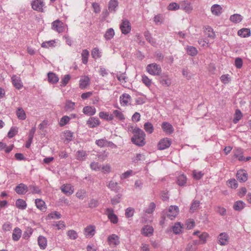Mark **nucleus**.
Here are the masks:
<instances>
[{
    "label": "nucleus",
    "instance_id": "obj_51",
    "mask_svg": "<svg viewBox=\"0 0 251 251\" xmlns=\"http://www.w3.org/2000/svg\"><path fill=\"white\" fill-rule=\"evenodd\" d=\"M67 235L71 240H75L78 237L77 232L74 230H68L67 232Z\"/></svg>",
    "mask_w": 251,
    "mask_h": 251
},
{
    "label": "nucleus",
    "instance_id": "obj_53",
    "mask_svg": "<svg viewBox=\"0 0 251 251\" xmlns=\"http://www.w3.org/2000/svg\"><path fill=\"white\" fill-rule=\"evenodd\" d=\"M55 40H50L43 42L41 44V47L44 48H48L49 47H53L55 46Z\"/></svg>",
    "mask_w": 251,
    "mask_h": 251
},
{
    "label": "nucleus",
    "instance_id": "obj_42",
    "mask_svg": "<svg viewBox=\"0 0 251 251\" xmlns=\"http://www.w3.org/2000/svg\"><path fill=\"white\" fill-rule=\"evenodd\" d=\"M144 128L145 131L149 134L152 133L154 130L153 126L150 122L145 123L144 125Z\"/></svg>",
    "mask_w": 251,
    "mask_h": 251
},
{
    "label": "nucleus",
    "instance_id": "obj_41",
    "mask_svg": "<svg viewBox=\"0 0 251 251\" xmlns=\"http://www.w3.org/2000/svg\"><path fill=\"white\" fill-rule=\"evenodd\" d=\"M48 80L50 83H56L58 81L59 78L55 74L53 73H49Z\"/></svg>",
    "mask_w": 251,
    "mask_h": 251
},
{
    "label": "nucleus",
    "instance_id": "obj_48",
    "mask_svg": "<svg viewBox=\"0 0 251 251\" xmlns=\"http://www.w3.org/2000/svg\"><path fill=\"white\" fill-rule=\"evenodd\" d=\"M187 181V178L184 175H181L177 177V183L179 186H183Z\"/></svg>",
    "mask_w": 251,
    "mask_h": 251
},
{
    "label": "nucleus",
    "instance_id": "obj_44",
    "mask_svg": "<svg viewBox=\"0 0 251 251\" xmlns=\"http://www.w3.org/2000/svg\"><path fill=\"white\" fill-rule=\"evenodd\" d=\"M16 206L21 209H25L26 207V202L22 199H18L16 201Z\"/></svg>",
    "mask_w": 251,
    "mask_h": 251
},
{
    "label": "nucleus",
    "instance_id": "obj_7",
    "mask_svg": "<svg viewBox=\"0 0 251 251\" xmlns=\"http://www.w3.org/2000/svg\"><path fill=\"white\" fill-rule=\"evenodd\" d=\"M32 8L38 12H43L45 3L44 0H34L31 3Z\"/></svg>",
    "mask_w": 251,
    "mask_h": 251
},
{
    "label": "nucleus",
    "instance_id": "obj_18",
    "mask_svg": "<svg viewBox=\"0 0 251 251\" xmlns=\"http://www.w3.org/2000/svg\"><path fill=\"white\" fill-rule=\"evenodd\" d=\"M28 189V187L24 183H20L15 188V191L19 195H24L25 194Z\"/></svg>",
    "mask_w": 251,
    "mask_h": 251
},
{
    "label": "nucleus",
    "instance_id": "obj_50",
    "mask_svg": "<svg viewBox=\"0 0 251 251\" xmlns=\"http://www.w3.org/2000/svg\"><path fill=\"white\" fill-rule=\"evenodd\" d=\"M142 81L148 88L150 87L152 84L151 80L146 75L142 76Z\"/></svg>",
    "mask_w": 251,
    "mask_h": 251
},
{
    "label": "nucleus",
    "instance_id": "obj_30",
    "mask_svg": "<svg viewBox=\"0 0 251 251\" xmlns=\"http://www.w3.org/2000/svg\"><path fill=\"white\" fill-rule=\"evenodd\" d=\"M90 83V79L88 76H84L80 78L79 80V87L81 89H85Z\"/></svg>",
    "mask_w": 251,
    "mask_h": 251
},
{
    "label": "nucleus",
    "instance_id": "obj_1",
    "mask_svg": "<svg viewBox=\"0 0 251 251\" xmlns=\"http://www.w3.org/2000/svg\"><path fill=\"white\" fill-rule=\"evenodd\" d=\"M132 132L134 134L131 138L132 142L138 146H143L145 145V133L141 129L138 127H132Z\"/></svg>",
    "mask_w": 251,
    "mask_h": 251
},
{
    "label": "nucleus",
    "instance_id": "obj_33",
    "mask_svg": "<svg viewBox=\"0 0 251 251\" xmlns=\"http://www.w3.org/2000/svg\"><path fill=\"white\" fill-rule=\"evenodd\" d=\"M238 35L242 37H249L251 35V31L249 28H243L238 31Z\"/></svg>",
    "mask_w": 251,
    "mask_h": 251
},
{
    "label": "nucleus",
    "instance_id": "obj_25",
    "mask_svg": "<svg viewBox=\"0 0 251 251\" xmlns=\"http://www.w3.org/2000/svg\"><path fill=\"white\" fill-rule=\"evenodd\" d=\"M83 112L85 115L93 116L95 114L96 110L94 107L86 106L83 107Z\"/></svg>",
    "mask_w": 251,
    "mask_h": 251
},
{
    "label": "nucleus",
    "instance_id": "obj_28",
    "mask_svg": "<svg viewBox=\"0 0 251 251\" xmlns=\"http://www.w3.org/2000/svg\"><path fill=\"white\" fill-rule=\"evenodd\" d=\"M204 33L206 37L211 39H214L215 37V34L213 29L209 26L205 27Z\"/></svg>",
    "mask_w": 251,
    "mask_h": 251
},
{
    "label": "nucleus",
    "instance_id": "obj_46",
    "mask_svg": "<svg viewBox=\"0 0 251 251\" xmlns=\"http://www.w3.org/2000/svg\"><path fill=\"white\" fill-rule=\"evenodd\" d=\"M245 203L241 201H237L233 205V208L235 210L240 211L244 208Z\"/></svg>",
    "mask_w": 251,
    "mask_h": 251
},
{
    "label": "nucleus",
    "instance_id": "obj_5",
    "mask_svg": "<svg viewBox=\"0 0 251 251\" xmlns=\"http://www.w3.org/2000/svg\"><path fill=\"white\" fill-rule=\"evenodd\" d=\"M122 33L124 34H127L131 31V25L130 22L127 20H124L120 26Z\"/></svg>",
    "mask_w": 251,
    "mask_h": 251
},
{
    "label": "nucleus",
    "instance_id": "obj_52",
    "mask_svg": "<svg viewBox=\"0 0 251 251\" xmlns=\"http://www.w3.org/2000/svg\"><path fill=\"white\" fill-rule=\"evenodd\" d=\"M200 202L198 201H194L190 208V212L191 213L194 212L198 209L200 206Z\"/></svg>",
    "mask_w": 251,
    "mask_h": 251
},
{
    "label": "nucleus",
    "instance_id": "obj_22",
    "mask_svg": "<svg viewBox=\"0 0 251 251\" xmlns=\"http://www.w3.org/2000/svg\"><path fill=\"white\" fill-rule=\"evenodd\" d=\"M107 186L111 191L115 192H118L120 189V186L119 185L118 183L113 180L109 181Z\"/></svg>",
    "mask_w": 251,
    "mask_h": 251
},
{
    "label": "nucleus",
    "instance_id": "obj_12",
    "mask_svg": "<svg viewBox=\"0 0 251 251\" xmlns=\"http://www.w3.org/2000/svg\"><path fill=\"white\" fill-rule=\"evenodd\" d=\"M229 236L227 233L222 232L218 237V243L222 246L227 245L229 242Z\"/></svg>",
    "mask_w": 251,
    "mask_h": 251
},
{
    "label": "nucleus",
    "instance_id": "obj_14",
    "mask_svg": "<svg viewBox=\"0 0 251 251\" xmlns=\"http://www.w3.org/2000/svg\"><path fill=\"white\" fill-rule=\"evenodd\" d=\"M61 191L67 196H70L74 192V186L70 184H65L62 185L60 188Z\"/></svg>",
    "mask_w": 251,
    "mask_h": 251
},
{
    "label": "nucleus",
    "instance_id": "obj_35",
    "mask_svg": "<svg viewBox=\"0 0 251 251\" xmlns=\"http://www.w3.org/2000/svg\"><path fill=\"white\" fill-rule=\"evenodd\" d=\"M16 115L19 119L24 120L26 119V114L24 110V109L22 107H19L16 112Z\"/></svg>",
    "mask_w": 251,
    "mask_h": 251
},
{
    "label": "nucleus",
    "instance_id": "obj_49",
    "mask_svg": "<svg viewBox=\"0 0 251 251\" xmlns=\"http://www.w3.org/2000/svg\"><path fill=\"white\" fill-rule=\"evenodd\" d=\"M108 141L105 138L100 139L96 141V144L100 148L107 147Z\"/></svg>",
    "mask_w": 251,
    "mask_h": 251
},
{
    "label": "nucleus",
    "instance_id": "obj_61",
    "mask_svg": "<svg viewBox=\"0 0 251 251\" xmlns=\"http://www.w3.org/2000/svg\"><path fill=\"white\" fill-rule=\"evenodd\" d=\"M18 132L16 127H12L8 133V137L10 138L13 137Z\"/></svg>",
    "mask_w": 251,
    "mask_h": 251
},
{
    "label": "nucleus",
    "instance_id": "obj_57",
    "mask_svg": "<svg viewBox=\"0 0 251 251\" xmlns=\"http://www.w3.org/2000/svg\"><path fill=\"white\" fill-rule=\"evenodd\" d=\"M86 191L83 189H80L78 190L76 193V197L80 200H83L86 195Z\"/></svg>",
    "mask_w": 251,
    "mask_h": 251
},
{
    "label": "nucleus",
    "instance_id": "obj_36",
    "mask_svg": "<svg viewBox=\"0 0 251 251\" xmlns=\"http://www.w3.org/2000/svg\"><path fill=\"white\" fill-rule=\"evenodd\" d=\"M229 19L234 23H239L243 20V17L239 14H234L230 16Z\"/></svg>",
    "mask_w": 251,
    "mask_h": 251
},
{
    "label": "nucleus",
    "instance_id": "obj_27",
    "mask_svg": "<svg viewBox=\"0 0 251 251\" xmlns=\"http://www.w3.org/2000/svg\"><path fill=\"white\" fill-rule=\"evenodd\" d=\"M38 244L40 249H45L47 246V240L43 236L40 235L38 238Z\"/></svg>",
    "mask_w": 251,
    "mask_h": 251
},
{
    "label": "nucleus",
    "instance_id": "obj_11",
    "mask_svg": "<svg viewBox=\"0 0 251 251\" xmlns=\"http://www.w3.org/2000/svg\"><path fill=\"white\" fill-rule=\"evenodd\" d=\"M131 100V96L126 93H124L120 97V104L123 106H126L129 105Z\"/></svg>",
    "mask_w": 251,
    "mask_h": 251
},
{
    "label": "nucleus",
    "instance_id": "obj_16",
    "mask_svg": "<svg viewBox=\"0 0 251 251\" xmlns=\"http://www.w3.org/2000/svg\"><path fill=\"white\" fill-rule=\"evenodd\" d=\"M100 124V122L97 117H91L86 122V125L90 128H95L99 126Z\"/></svg>",
    "mask_w": 251,
    "mask_h": 251
},
{
    "label": "nucleus",
    "instance_id": "obj_31",
    "mask_svg": "<svg viewBox=\"0 0 251 251\" xmlns=\"http://www.w3.org/2000/svg\"><path fill=\"white\" fill-rule=\"evenodd\" d=\"M99 117L101 119L108 121H112L114 119L113 115L110 114L108 112H100L99 113Z\"/></svg>",
    "mask_w": 251,
    "mask_h": 251
},
{
    "label": "nucleus",
    "instance_id": "obj_3",
    "mask_svg": "<svg viewBox=\"0 0 251 251\" xmlns=\"http://www.w3.org/2000/svg\"><path fill=\"white\" fill-rule=\"evenodd\" d=\"M107 242L112 247H117L120 243V238L115 234H111L107 237Z\"/></svg>",
    "mask_w": 251,
    "mask_h": 251
},
{
    "label": "nucleus",
    "instance_id": "obj_59",
    "mask_svg": "<svg viewBox=\"0 0 251 251\" xmlns=\"http://www.w3.org/2000/svg\"><path fill=\"white\" fill-rule=\"evenodd\" d=\"M180 8V4H177L176 2H171L168 6L169 10H176Z\"/></svg>",
    "mask_w": 251,
    "mask_h": 251
},
{
    "label": "nucleus",
    "instance_id": "obj_2",
    "mask_svg": "<svg viewBox=\"0 0 251 251\" xmlns=\"http://www.w3.org/2000/svg\"><path fill=\"white\" fill-rule=\"evenodd\" d=\"M146 71L152 75H160L162 69L159 65L156 63H151L147 66Z\"/></svg>",
    "mask_w": 251,
    "mask_h": 251
},
{
    "label": "nucleus",
    "instance_id": "obj_37",
    "mask_svg": "<svg viewBox=\"0 0 251 251\" xmlns=\"http://www.w3.org/2000/svg\"><path fill=\"white\" fill-rule=\"evenodd\" d=\"M114 30L112 28H110L106 31L104 37L106 40H109L114 37Z\"/></svg>",
    "mask_w": 251,
    "mask_h": 251
},
{
    "label": "nucleus",
    "instance_id": "obj_6",
    "mask_svg": "<svg viewBox=\"0 0 251 251\" xmlns=\"http://www.w3.org/2000/svg\"><path fill=\"white\" fill-rule=\"evenodd\" d=\"M179 212V209L177 206L171 205L167 212V216L171 220L174 219Z\"/></svg>",
    "mask_w": 251,
    "mask_h": 251
},
{
    "label": "nucleus",
    "instance_id": "obj_56",
    "mask_svg": "<svg viewBox=\"0 0 251 251\" xmlns=\"http://www.w3.org/2000/svg\"><path fill=\"white\" fill-rule=\"evenodd\" d=\"M155 208V204L154 202H151L148 207L144 211L145 213L148 214L152 213Z\"/></svg>",
    "mask_w": 251,
    "mask_h": 251
},
{
    "label": "nucleus",
    "instance_id": "obj_62",
    "mask_svg": "<svg viewBox=\"0 0 251 251\" xmlns=\"http://www.w3.org/2000/svg\"><path fill=\"white\" fill-rule=\"evenodd\" d=\"M48 217L50 219H59L61 218V214L57 211H54L50 213Z\"/></svg>",
    "mask_w": 251,
    "mask_h": 251
},
{
    "label": "nucleus",
    "instance_id": "obj_39",
    "mask_svg": "<svg viewBox=\"0 0 251 251\" xmlns=\"http://www.w3.org/2000/svg\"><path fill=\"white\" fill-rule=\"evenodd\" d=\"M75 103L70 100H67L65 102V109L68 111H72L75 109Z\"/></svg>",
    "mask_w": 251,
    "mask_h": 251
},
{
    "label": "nucleus",
    "instance_id": "obj_19",
    "mask_svg": "<svg viewBox=\"0 0 251 251\" xmlns=\"http://www.w3.org/2000/svg\"><path fill=\"white\" fill-rule=\"evenodd\" d=\"M236 178L240 182H245L248 179V174L245 170H240L236 173Z\"/></svg>",
    "mask_w": 251,
    "mask_h": 251
},
{
    "label": "nucleus",
    "instance_id": "obj_17",
    "mask_svg": "<svg viewBox=\"0 0 251 251\" xmlns=\"http://www.w3.org/2000/svg\"><path fill=\"white\" fill-rule=\"evenodd\" d=\"M95 233V226L90 225L86 226L84 230V234L86 237L91 238Z\"/></svg>",
    "mask_w": 251,
    "mask_h": 251
},
{
    "label": "nucleus",
    "instance_id": "obj_29",
    "mask_svg": "<svg viewBox=\"0 0 251 251\" xmlns=\"http://www.w3.org/2000/svg\"><path fill=\"white\" fill-rule=\"evenodd\" d=\"M22 230L19 227L14 229L12 233V239L15 241H18L21 237Z\"/></svg>",
    "mask_w": 251,
    "mask_h": 251
},
{
    "label": "nucleus",
    "instance_id": "obj_47",
    "mask_svg": "<svg viewBox=\"0 0 251 251\" xmlns=\"http://www.w3.org/2000/svg\"><path fill=\"white\" fill-rule=\"evenodd\" d=\"M243 116L241 111L239 109H236L235 111L234 117L233 120V122L236 124L242 118Z\"/></svg>",
    "mask_w": 251,
    "mask_h": 251
},
{
    "label": "nucleus",
    "instance_id": "obj_8",
    "mask_svg": "<svg viewBox=\"0 0 251 251\" xmlns=\"http://www.w3.org/2000/svg\"><path fill=\"white\" fill-rule=\"evenodd\" d=\"M180 8L186 13H190L193 9V7L192 4L190 1L183 0L180 2Z\"/></svg>",
    "mask_w": 251,
    "mask_h": 251
},
{
    "label": "nucleus",
    "instance_id": "obj_64",
    "mask_svg": "<svg viewBox=\"0 0 251 251\" xmlns=\"http://www.w3.org/2000/svg\"><path fill=\"white\" fill-rule=\"evenodd\" d=\"M193 175L194 178L197 180L201 179L203 176V173L201 171H198L197 170H194L193 171Z\"/></svg>",
    "mask_w": 251,
    "mask_h": 251
},
{
    "label": "nucleus",
    "instance_id": "obj_60",
    "mask_svg": "<svg viewBox=\"0 0 251 251\" xmlns=\"http://www.w3.org/2000/svg\"><path fill=\"white\" fill-rule=\"evenodd\" d=\"M86 155V153L83 151H78L76 152V158L79 160H83Z\"/></svg>",
    "mask_w": 251,
    "mask_h": 251
},
{
    "label": "nucleus",
    "instance_id": "obj_34",
    "mask_svg": "<svg viewBox=\"0 0 251 251\" xmlns=\"http://www.w3.org/2000/svg\"><path fill=\"white\" fill-rule=\"evenodd\" d=\"M182 228V225L179 222H177L172 226V229L174 233L177 234L181 232Z\"/></svg>",
    "mask_w": 251,
    "mask_h": 251
},
{
    "label": "nucleus",
    "instance_id": "obj_23",
    "mask_svg": "<svg viewBox=\"0 0 251 251\" xmlns=\"http://www.w3.org/2000/svg\"><path fill=\"white\" fill-rule=\"evenodd\" d=\"M199 244V241L198 240H194L192 242L188 244L186 251H196L197 250V246Z\"/></svg>",
    "mask_w": 251,
    "mask_h": 251
},
{
    "label": "nucleus",
    "instance_id": "obj_20",
    "mask_svg": "<svg viewBox=\"0 0 251 251\" xmlns=\"http://www.w3.org/2000/svg\"><path fill=\"white\" fill-rule=\"evenodd\" d=\"M161 127L163 131L167 134H172L174 131L173 126L168 122H163Z\"/></svg>",
    "mask_w": 251,
    "mask_h": 251
},
{
    "label": "nucleus",
    "instance_id": "obj_38",
    "mask_svg": "<svg viewBox=\"0 0 251 251\" xmlns=\"http://www.w3.org/2000/svg\"><path fill=\"white\" fill-rule=\"evenodd\" d=\"M118 5L117 0H110L108 4V9L110 12H114Z\"/></svg>",
    "mask_w": 251,
    "mask_h": 251
},
{
    "label": "nucleus",
    "instance_id": "obj_9",
    "mask_svg": "<svg viewBox=\"0 0 251 251\" xmlns=\"http://www.w3.org/2000/svg\"><path fill=\"white\" fill-rule=\"evenodd\" d=\"M105 214L107 215L108 219L112 223L114 224H116L118 223V217L116 214L114 213V211L112 208H106Z\"/></svg>",
    "mask_w": 251,
    "mask_h": 251
},
{
    "label": "nucleus",
    "instance_id": "obj_4",
    "mask_svg": "<svg viewBox=\"0 0 251 251\" xmlns=\"http://www.w3.org/2000/svg\"><path fill=\"white\" fill-rule=\"evenodd\" d=\"M172 144V140L169 138H164L160 140L157 144V148L159 150H163L168 148Z\"/></svg>",
    "mask_w": 251,
    "mask_h": 251
},
{
    "label": "nucleus",
    "instance_id": "obj_54",
    "mask_svg": "<svg viewBox=\"0 0 251 251\" xmlns=\"http://www.w3.org/2000/svg\"><path fill=\"white\" fill-rule=\"evenodd\" d=\"M116 77L119 81L122 83H125L126 82L127 77L125 75V73H117Z\"/></svg>",
    "mask_w": 251,
    "mask_h": 251
},
{
    "label": "nucleus",
    "instance_id": "obj_58",
    "mask_svg": "<svg viewBox=\"0 0 251 251\" xmlns=\"http://www.w3.org/2000/svg\"><path fill=\"white\" fill-rule=\"evenodd\" d=\"M71 118L67 116H64L62 117L59 122V125L61 126H65L70 121Z\"/></svg>",
    "mask_w": 251,
    "mask_h": 251
},
{
    "label": "nucleus",
    "instance_id": "obj_15",
    "mask_svg": "<svg viewBox=\"0 0 251 251\" xmlns=\"http://www.w3.org/2000/svg\"><path fill=\"white\" fill-rule=\"evenodd\" d=\"M52 28L57 31L58 33H61L64 30V27L63 26V23L57 20L52 23Z\"/></svg>",
    "mask_w": 251,
    "mask_h": 251
},
{
    "label": "nucleus",
    "instance_id": "obj_43",
    "mask_svg": "<svg viewBox=\"0 0 251 251\" xmlns=\"http://www.w3.org/2000/svg\"><path fill=\"white\" fill-rule=\"evenodd\" d=\"M186 51L187 53L192 56H194L198 53L197 49L193 46H187L186 47Z\"/></svg>",
    "mask_w": 251,
    "mask_h": 251
},
{
    "label": "nucleus",
    "instance_id": "obj_40",
    "mask_svg": "<svg viewBox=\"0 0 251 251\" xmlns=\"http://www.w3.org/2000/svg\"><path fill=\"white\" fill-rule=\"evenodd\" d=\"M112 115H113L114 118L115 117L120 121H123L125 119V117L123 113L118 110H113Z\"/></svg>",
    "mask_w": 251,
    "mask_h": 251
},
{
    "label": "nucleus",
    "instance_id": "obj_55",
    "mask_svg": "<svg viewBox=\"0 0 251 251\" xmlns=\"http://www.w3.org/2000/svg\"><path fill=\"white\" fill-rule=\"evenodd\" d=\"M53 226L57 227V229H64L66 227V225L64 222L62 221H59L58 222L53 224L52 225Z\"/></svg>",
    "mask_w": 251,
    "mask_h": 251
},
{
    "label": "nucleus",
    "instance_id": "obj_10",
    "mask_svg": "<svg viewBox=\"0 0 251 251\" xmlns=\"http://www.w3.org/2000/svg\"><path fill=\"white\" fill-rule=\"evenodd\" d=\"M159 78L160 83L164 86L168 87L171 85L172 82L167 73L161 74Z\"/></svg>",
    "mask_w": 251,
    "mask_h": 251
},
{
    "label": "nucleus",
    "instance_id": "obj_45",
    "mask_svg": "<svg viewBox=\"0 0 251 251\" xmlns=\"http://www.w3.org/2000/svg\"><path fill=\"white\" fill-rule=\"evenodd\" d=\"M89 56V52L87 50H83L81 53L82 62L83 64H86L88 62V57Z\"/></svg>",
    "mask_w": 251,
    "mask_h": 251
},
{
    "label": "nucleus",
    "instance_id": "obj_32",
    "mask_svg": "<svg viewBox=\"0 0 251 251\" xmlns=\"http://www.w3.org/2000/svg\"><path fill=\"white\" fill-rule=\"evenodd\" d=\"M35 204L36 207L41 211H44L46 209L45 202L41 199L35 200Z\"/></svg>",
    "mask_w": 251,
    "mask_h": 251
},
{
    "label": "nucleus",
    "instance_id": "obj_13",
    "mask_svg": "<svg viewBox=\"0 0 251 251\" xmlns=\"http://www.w3.org/2000/svg\"><path fill=\"white\" fill-rule=\"evenodd\" d=\"M11 80L13 86L17 89L20 90L23 87V82L19 76L13 75L11 76Z\"/></svg>",
    "mask_w": 251,
    "mask_h": 251
},
{
    "label": "nucleus",
    "instance_id": "obj_63",
    "mask_svg": "<svg viewBox=\"0 0 251 251\" xmlns=\"http://www.w3.org/2000/svg\"><path fill=\"white\" fill-rule=\"evenodd\" d=\"M71 78V75H65L62 78L61 83V85L62 86H65L67 85V84L69 82L70 79Z\"/></svg>",
    "mask_w": 251,
    "mask_h": 251
},
{
    "label": "nucleus",
    "instance_id": "obj_26",
    "mask_svg": "<svg viewBox=\"0 0 251 251\" xmlns=\"http://www.w3.org/2000/svg\"><path fill=\"white\" fill-rule=\"evenodd\" d=\"M35 131H36L35 126L33 127L29 131V134H28V141L25 144L26 148H28L30 147L31 144L32 142V140H33L34 135L35 134Z\"/></svg>",
    "mask_w": 251,
    "mask_h": 251
},
{
    "label": "nucleus",
    "instance_id": "obj_21",
    "mask_svg": "<svg viewBox=\"0 0 251 251\" xmlns=\"http://www.w3.org/2000/svg\"><path fill=\"white\" fill-rule=\"evenodd\" d=\"M223 8L219 4H215L211 7L212 13L216 16H219L222 13Z\"/></svg>",
    "mask_w": 251,
    "mask_h": 251
},
{
    "label": "nucleus",
    "instance_id": "obj_24",
    "mask_svg": "<svg viewBox=\"0 0 251 251\" xmlns=\"http://www.w3.org/2000/svg\"><path fill=\"white\" fill-rule=\"evenodd\" d=\"M153 228L151 226H145L142 229V233L146 236H150L152 235Z\"/></svg>",
    "mask_w": 251,
    "mask_h": 251
}]
</instances>
